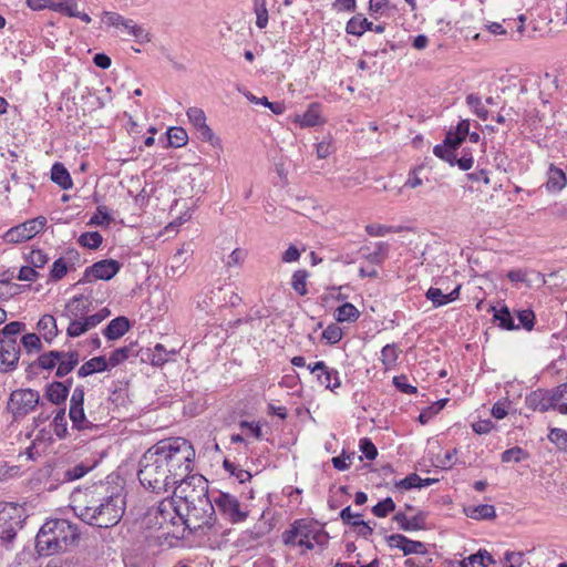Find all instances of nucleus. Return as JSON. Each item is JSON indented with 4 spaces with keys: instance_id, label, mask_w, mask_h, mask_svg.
I'll list each match as a JSON object with an SVG mask.
<instances>
[{
    "instance_id": "obj_1",
    "label": "nucleus",
    "mask_w": 567,
    "mask_h": 567,
    "mask_svg": "<svg viewBox=\"0 0 567 567\" xmlns=\"http://www.w3.org/2000/svg\"><path fill=\"white\" fill-rule=\"evenodd\" d=\"M195 455L194 446L184 437L161 440L142 455L138 481L153 493H168L193 472Z\"/></svg>"
},
{
    "instance_id": "obj_2",
    "label": "nucleus",
    "mask_w": 567,
    "mask_h": 567,
    "mask_svg": "<svg viewBox=\"0 0 567 567\" xmlns=\"http://www.w3.org/2000/svg\"><path fill=\"white\" fill-rule=\"evenodd\" d=\"M72 508L87 525L99 528L115 526L125 511V497L117 488L97 484L72 493Z\"/></svg>"
},
{
    "instance_id": "obj_3",
    "label": "nucleus",
    "mask_w": 567,
    "mask_h": 567,
    "mask_svg": "<svg viewBox=\"0 0 567 567\" xmlns=\"http://www.w3.org/2000/svg\"><path fill=\"white\" fill-rule=\"evenodd\" d=\"M79 539L75 524L68 519H48L35 537V548L39 555L50 556L68 550Z\"/></svg>"
},
{
    "instance_id": "obj_4",
    "label": "nucleus",
    "mask_w": 567,
    "mask_h": 567,
    "mask_svg": "<svg viewBox=\"0 0 567 567\" xmlns=\"http://www.w3.org/2000/svg\"><path fill=\"white\" fill-rule=\"evenodd\" d=\"M183 506L173 496L162 499L155 508L146 514L148 527L165 530V535L178 537L182 534Z\"/></svg>"
},
{
    "instance_id": "obj_5",
    "label": "nucleus",
    "mask_w": 567,
    "mask_h": 567,
    "mask_svg": "<svg viewBox=\"0 0 567 567\" xmlns=\"http://www.w3.org/2000/svg\"><path fill=\"white\" fill-rule=\"evenodd\" d=\"M192 499L193 502L183 505L182 534L184 533L185 528H188L192 532H196L204 527H212L216 520V512L214 508L213 498L209 496L199 498V496L195 495V498L193 497Z\"/></svg>"
},
{
    "instance_id": "obj_6",
    "label": "nucleus",
    "mask_w": 567,
    "mask_h": 567,
    "mask_svg": "<svg viewBox=\"0 0 567 567\" xmlns=\"http://www.w3.org/2000/svg\"><path fill=\"white\" fill-rule=\"evenodd\" d=\"M25 509L17 503H0V539L12 543L22 528L25 519Z\"/></svg>"
},
{
    "instance_id": "obj_7",
    "label": "nucleus",
    "mask_w": 567,
    "mask_h": 567,
    "mask_svg": "<svg viewBox=\"0 0 567 567\" xmlns=\"http://www.w3.org/2000/svg\"><path fill=\"white\" fill-rule=\"evenodd\" d=\"M172 496L182 506L193 502V497L199 496L205 498L208 495V482L207 480L197 473H189L185 478L178 481L177 484L172 488Z\"/></svg>"
},
{
    "instance_id": "obj_8",
    "label": "nucleus",
    "mask_w": 567,
    "mask_h": 567,
    "mask_svg": "<svg viewBox=\"0 0 567 567\" xmlns=\"http://www.w3.org/2000/svg\"><path fill=\"white\" fill-rule=\"evenodd\" d=\"M214 508L229 523L245 522L249 515L248 507L229 493L218 492L213 496Z\"/></svg>"
},
{
    "instance_id": "obj_9",
    "label": "nucleus",
    "mask_w": 567,
    "mask_h": 567,
    "mask_svg": "<svg viewBox=\"0 0 567 567\" xmlns=\"http://www.w3.org/2000/svg\"><path fill=\"white\" fill-rule=\"evenodd\" d=\"M40 402V394L32 389L14 390L9 398L8 409L13 417L20 419L28 415Z\"/></svg>"
},
{
    "instance_id": "obj_10",
    "label": "nucleus",
    "mask_w": 567,
    "mask_h": 567,
    "mask_svg": "<svg viewBox=\"0 0 567 567\" xmlns=\"http://www.w3.org/2000/svg\"><path fill=\"white\" fill-rule=\"evenodd\" d=\"M47 225V218L43 216L27 220L18 226L10 228L3 236L7 243H22L33 238L42 231Z\"/></svg>"
},
{
    "instance_id": "obj_11",
    "label": "nucleus",
    "mask_w": 567,
    "mask_h": 567,
    "mask_svg": "<svg viewBox=\"0 0 567 567\" xmlns=\"http://www.w3.org/2000/svg\"><path fill=\"white\" fill-rule=\"evenodd\" d=\"M84 388L76 386L70 399L69 416L73 423V427L76 430L93 429L95 425L93 422L85 417L84 413Z\"/></svg>"
},
{
    "instance_id": "obj_12",
    "label": "nucleus",
    "mask_w": 567,
    "mask_h": 567,
    "mask_svg": "<svg viewBox=\"0 0 567 567\" xmlns=\"http://www.w3.org/2000/svg\"><path fill=\"white\" fill-rule=\"evenodd\" d=\"M121 267L122 265L114 259L96 261L85 269L83 278L78 284L91 281V278L95 280H110L120 271Z\"/></svg>"
},
{
    "instance_id": "obj_13",
    "label": "nucleus",
    "mask_w": 567,
    "mask_h": 567,
    "mask_svg": "<svg viewBox=\"0 0 567 567\" xmlns=\"http://www.w3.org/2000/svg\"><path fill=\"white\" fill-rule=\"evenodd\" d=\"M20 346L17 338L0 339V372H10L18 365Z\"/></svg>"
},
{
    "instance_id": "obj_14",
    "label": "nucleus",
    "mask_w": 567,
    "mask_h": 567,
    "mask_svg": "<svg viewBox=\"0 0 567 567\" xmlns=\"http://www.w3.org/2000/svg\"><path fill=\"white\" fill-rule=\"evenodd\" d=\"M307 367L311 373L317 375V380L326 389L334 391L340 388L339 372L336 369L329 368L323 361H318Z\"/></svg>"
},
{
    "instance_id": "obj_15",
    "label": "nucleus",
    "mask_w": 567,
    "mask_h": 567,
    "mask_svg": "<svg viewBox=\"0 0 567 567\" xmlns=\"http://www.w3.org/2000/svg\"><path fill=\"white\" fill-rule=\"evenodd\" d=\"M386 543L390 547L401 549L405 556L411 554L425 555L427 553L424 543L409 539L406 536L402 534H392L388 536Z\"/></svg>"
},
{
    "instance_id": "obj_16",
    "label": "nucleus",
    "mask_w": 567,
    "mask_h": 567,
    "mask_svg": "<svg viewBox=\"0 0 567 567\" xmlns=\"http://www.w3.org/2000/svg\"><path fill=\"white\" fill-rule=\"evenodd\" d=\"M91 305L92 302L89 297L83 295L74 296L66 302L61 316L66 318L69 322H73L89 313Z\"/></svg>"
},
{
    "instance_id": "obj_17",
    "label": "nucleus",
    "mask_w": 567,
    "mask_h": 567,
    "mask_svg": "<svg viewBox=\"0 0 567 567\" xmlns=\"http://www.w3.org/2000/svg\"><path fill=\"white\" fill-rule=\"evenodd\" d=\"M187 117L194 127L198 131L200 138L206 142H213L215 135L210 127L206 124L205 112L199 107H189Z\"/></svg>"
},
{
    "instance_id": "obj_18",
    "label": "nucleus",
    "mask_w": 567,
    "mask_h": 567,
    "mask_svg": "<svg viewBox=\"0 0 567 567\" xmlns=\"http://www.w3.org/2000/svg\"><path fill=\"white\" fill-rule=\"evenodd\" d=\"M526 406L533 411L546 412L554 409L548 390L537 389L526 396Z\"/></svg>"
},
{
    "instance_id": "obj_19",
    "label": "nucleus",
    "mask_w": 567,
    "mask_h": 567,
    "mask_svg": "<svg viewBox=\"0 0 567 567\" xmlns=\"http://www.w3.org/2000/svg\"><path fill=\"white\" fill-rule=\"evenodd\" d=\"M426 514L419 512L416 515L409 518L404 513H396L393 520L396 522L402 530H423L425 529Z\"/></svg>"
},
{
    "instance_id": "obj_20",
    "label": "nucleus",
    "mask_w": 567,
    "mask_h": 567,
    "mask_svg": "<svg viewBox=\"0 0 567 567\" xmlns=\"http://www.w3.org/2000/svg\"><path fill=\"white\" fill-rule=\"evenodd\" d=\"M388 252L389 245L386 243H377L373 250L368 245H364L359 249L360 257L374 265L382 264L386 259Z\"/></svg>"
},
{
    "instance_id": "obj_21",
    "label": "nucleus",
    "mask_w": 567,
    "mask_h": 567,
    "mask_svg": "<svg viewBox=\"0 0 567 567\" xmlns=\"http://www.w3.org/2000/svg\"><path fill=\"white\" fill-rule=\"evenodd\" d=\"M567 185V177L564 171L550 164L547 171L546 189L550 193H558Z\"/></svg>"
},
{
    "instance_id": "obj_22",
    "label": "nucleus",
    "mask_w": 567,
    "mask_h": 567,
    "mask_svg": "<svg viewBox=\"0 0 567 567\" xmlns=\"http://www.w3.org/2000/svg\"><path fill=\"white\" fill-rule=\"evenodd\" d=\"M79 361L80 355L78 351H62V355L56 364L55 377L63 378L69 374L79 364Z\"/></svg>"
},
{
    "instance_id": "obj_23",
    "label": "nucleus",
    "mask_w": 567,
    "mask_h": 567,
    "mask_svg": "<svg viewBox=\"0 0 567 567\" xmlns=\"http://www.w3.org/2000/svg\"><path fill=\"white\" fill-rule=\"evenodd\" d=\"M130 329V322L126 317H117L109 322L103 330V334L109 340H117Z\"/></svg>"
},
{
    "instance_id": "obj_24",
    "label": "nucleus",
    "mask_w": 567,
    "mask_h": 567,
    "mask_svg": "<svg viewBox=\"0 0 567 567\" xmlns=\"http://www.w3.org/2000/svg\"><path fill=\"white\" fill-rule=\"evenodd\" d=\"M461 287L457 286L450 293H443V291L439 288L431 287L426 291V298L432 301L434 307H441L447 305L460 297Z\"/></svg>"
},
{
    "instance_id": "obj_25",
    "label": "nucleus",
    "mask_w": 567,
    "mask_h": 567,
    "mask_svg": "<svg viewBox=\"0 0 567 567\" xmlns=\"http://www.w3.org/2000/svg\"><path fill=\"white\" fill-rule=\"evenodd\" d=\"M109 364L106 362V358L103 355L94 357L89 361L84 362L80 369L78 370V375L80 378H85L91 374L103 372L109 370Z\"/></svg>"
},
{
    "instance_id": "obj_26",
    "label": "nucleus",
    "mask_w": 567,
    "mask_h": 567,
    "mask_svg": "<svg viewBox=\"0 0 567 567\" xmlns=\"http://www.w3.org/2000/svg\"><path fill=\"white\" fill-rule=\"evenodd\" d=\"M470 133V121L462 120L455 131H449L445 136V144L450 147H458Z\"/></svg>"
},
{
    "instance_id": "obj_27",
    "label": "nucleus",
    "mask_w": 567,
    "mask_h": 567,
    "mask_svg": "<svg viewBox=\"0 0 567 567\" xmlns=\"http://www.w3.org/2000/svg\"><path fill=\"white\" fill-rule=\"evenodd\" d=\"M69 395V385L60 381H54L47 386L45 398L53 404L63 403Z\"/></svg>"
},
{
    "instance_id": "obj_28",
    "label": "nucleus",
    "mask_w": 567,
    "mask_h": 567,
    "mask_svg": "<svg viewBox=\"0 0 567 567\" xmlns=\"http://www.w3.org/2000/svg\"><path fill=\"white\" fill-rule=\"evenodd\" d=\"M37 328L42 332L43 339L49 343H51L59 333L56 320L52 315L42 316L38 321Z\"/></svg>"
},
{
    "instance_id": "obj_29",
    "label": "nucleus",
    "mask_w": 567,
    "mask_h": 567,
    "mask_svg": "<svg viewBox=\"0 0 567 567\" xmlns=\"http://www.w3.org/2000/svg\"><path fill=\"white\" fill-rule=\"evenodd\" d=\"M61 355L62 351L56 350L42 353L34 362L29 364L28 369L32 370L34 368H39L42 370H52L56 367Z\"/></svg>"
},
{
    "instance_id": "obj_30",
    "label": "nucleus",
    "mask_w": 567,
    "mask_h": 567,
    "mask_svg": "<svg viewBox=\"0 0 567 567\" xmlns=\"http://www.w3.org/2000/svg\"><path fill=\"white\" fill-rule=\"evenodd\" d=\"M296 122L300 127H313L321 123L320 106L316 103L310 104L302 115H297Z\"/></svg>"
},
{
    "instance_id": "obj_31",
    "label": "nucleus",
    "mask_w": 567,
    "mask_h": 567,
    "mask_svg": "<svg viewBox=\"0 0 567 567\" xmlns=\"http://www.w3.org/2000/svg\"><path fill=\"white\" fill-rule=\"evenodd\" d=\"M464 513L472 519H493L496 517V511L493 505L481 504L477 506H468L464 508Z\"/></svg>"
},
{
    "instance_id": "obj_32",
    "label": "nucleus",
    "mask_w": 567,
    "mask_h": 567,
    "mask_svg": "<svg viewBox=\"0 0 567 567\" xmlns=\"http://www.w3.org/2000/svg\"><path fill=\"white\" fill-rule=\"evenodd\" d=\"M367 30H372V22L362 14L353 16L347 23L346 31L349 34L361 37Z\"/></svg>"
},
{
    "instance_id": "obj_33",
    "label": "nucleus",
    "mask_w": 567,
    "mask_h": 567,
    "mask_svg": "<svg viewBox=\"0 0 567 567\" xmlns=\"http://www.w3.org/2000/svg\"><path fill=\"white\" fill-rule=\"evenodd\" d=\"M51 179L63 189L72 187L70 173L61 163H55L51 168Z\"/></svg>"
},
{
    "instance_id": "obj_34",
    "label": "nucleus",
    "mask_w": 567,
    "mask_h": 567,
    "mask_svg": "<svg viewBox=\"0 0 567 567\" xmlns=\"http://www.w3.org/2000/svg\"><path fill=\"white\" fill-rule=\"evenodd\" d=\"M137 354L138 353L134 350L133 344H131V346L122 347V348L114 350L111 353L110 358L106 359V362L109 364V368L112 369V368H115L116 365H118L120 363L124 362L125 360H127L131 357H137Z\"/></svg>"
},
{
    "instance_id": "obj_35",
    "label": "nucleus",
    "mask_w": 567,
    "mask_h": 567,
    "mask_svg": "<svg viewBox=\"0 0 567 567\" xmlns=\"http://www.w3.org/2000/svg\"><path fill=\"white\" fill-rule=\"evenodd\" d=\"M494 563L492 555L487 550H478L462 561V567H486Z\"/></svg>"
},
{
    "instance_id": "obj_36",
    "label": "nucleus",
    "mask_w": 567,
    "mask_h": 567,
    "mask_svg": "<svg viewBox=\"0 0 567 567\" xmlns=\"http://www.w3.org/2000/svg\"><path fill=\"white\" fill-rule=\"evenodd\" d=\"M401 350L395 343L386 344L381 350V362L385 370H390L396 365V361Z\"/></svg>"
},
{
    "instance_id": "obj_37",
    "label": "nucleus",
    "mask_w": 567,
    "mask_h": 567,
    "mask_svg": "<svg viewBox=\"0 0 567 567\" xmlns=\"http://www.w3.org/2000/svg\"><path fill=\"white\" fill-rule=\"evenodd\" d=\"M492 310L494 311V320L498 321V326L501 328L506 330L519 329V326L515 324L514 318L506 306L498 310L493 307Z\"/></svg>"
},
{
    "instance_id": "obj_38",
    "label": "nucleus",
    "mask_w": 567,
    "mask_h": 567,
    "mask_svg": "<svg viewBox=\"0 0 567 567\" xmlns=\"http://www.w3.org/2000/svg\"><path fill=\"white\" fill-rule=\"evenodd\" d=\"M95 464H89L85 462H81L70 468H68L63 474V481L72 482L83 477L90 471L94 468Z\"/></svg>"
},
{
    "instance_id": "obj_39",
    "label": "nucleus",
    "mask_w": 567,
    "mask_h": 567,
    "mask_svg": "<svg viewBox=\"0 0 567 567\" xmlns=\"http://www.w3.org/2000/svg\"><path fill=\"white\" fill-rule=\"evenodd\" d=\"M360 316L359 310L349 302H346L337 308L336 318L339 322H352L355 321Z\"/></svg>"
},
{
    "instance_id": "obj_40",
    "label": "nucleus",
    "mask_w": 567,
    "mask_h": 567,
    "mask_svg": "<svg viewBox=\"0 0 567 567\" xmlns=\"http://www.w3.org/2000/svg\"><path fill=\"white\" fill-rule=\"evenodd\" d=\"M466 104L474 112V114L482 121H486L488 118V111L485 109L481 97L477 94H468L466 96Z\"/></svg>"
},
{
    "instance_id": "obj_41",
    "label": "nucleus",
    "mask_w": 567,
    "mask_h": 567,
    "mask_svg": "<svg viewBox=\"0 0 567 567\" xmlns=\"http://www.w3.org/2000/svg\"><path fill=\"white\" fill-rule=\"evenodd\" d=\"M171 354H175V350L167 351L163 344L157 343L150 354V361L153 365L161 367L169 360Z\"/></svg>"
},
{
    "instance_id": "obj_42",
    "label": "nucleus",
    "mask_w": 567,
    "mask_h": 567,
    "mask_svg": "<svg viewBox=\"0 0 567 567\" xmlns=\"http://www.w3.org/2000/svg\"><path fill=\"white\" fill-rule=\"evenodd\" d=\"M168 144L173 147H182L188 141L187 132L183 127H171L167 131Z\"/></svg>"
},
{
    "instance_id": "obj_43",
    "label": "nucleus",
    "mask_w": 567,
    "mask_h": 567,
    "mask_svg": "<svg viewBox=\"0 0 567 567\" xmlns=\"http://www.w3.org/2000/svg\"><path fill=\"white\" fill-rule=\"evenodd\" d=\"M103 241V237L99 231H87L83 233L79 239L78 243L89 249H96L101 246Z\"/></svg>"
},
{
    "instance_id": "obj_44",
    "label": "nucleus",
    "mask_w": 567,
    "mask_h": 567,
    "mask_svg": "<svg viewBox=\"0 0 567 567\" xmlns=\"http://www.w3.org/2000/svg\"><path fill=\"white\" fill-rule=\"evenodd\" d=\"M308 272L306 270H297L291 277V287L300 296H305L307 290Z\"/></svg>"
},
{
    "instance_id": "obj_45",
    "label": "nucleus",
    "mask_w": 567,
    "mask_h": 567,
    "mask_svg": "<svg viewBox=\"0 0 567 567\" xmlns=\"http://www.w3.org/2000/svg\"><path fill=\"white\" fill-rule=\"evenodd\" d=\"M501 458L504 463H519L520 461L528 458V453L519 446H514L512 449L505 450L502 453Z\"/></svg>"
},
{
    "instance_id": "obj_46",
    "label": "nucleus",
    "mask_w": 567,
    "mask_h": 567,
    "mask_svg": "<svg viewBox=\"0 0 567 567\" xmlns=\"http://www.w3.org/2000/svg\"><path fill=\"white\" fill-rule=\"evenodd\" d=\"M53 11L63 13L68 17L75 18L79 16V9L78 3L75 0H65L63 2H54V6L52 7Z\"/></svg>"
},
{
    "instance_id": "obj_47",
    "label": "nucleus",
    "mask_w": 567,
    "mask_h": 567,
    "mask_svg": "<svg viewBox=\"0 0 567 567\" xmlns=\"http://www.w3.org/2000/svg\"><path fill=\"white\" fill-rule=\"evenodd\" d=\"M547 437L559 450H567V431L559 427H551Z\"/></svg>"
},
{
    "instance_id": "obj_48",
    "label": "nucleus",
    "mask_w": 567,
    "mask_h": 567,
    "mask_svg": "<svg viewBox=\"0 0 567 567\" xmlns=\"http://www.w3.org/2000/svg\"><path fill=\"white\" fill-rule=\"evenodd\" d=\"M21 343L28 353L40 352L42 350V342L38 334L27 333L22 337Z\"/></svg>"
},
{
    "instance_id": "obj_49",
    "label": "nucleus",
    "mask_w": 567,
    "mask_h": 567,
    "mask_svg": "<svg viewBox=\"0 0 567 567\" xmlns=\"http://www.w3.org/2000/svg\"><path fill=\"white\" fill-rule=\"evenodd\" d=\"M224 468L229 472L233 476H235L240 483H245L251 478V474L240 468L235 463L230 462L229 460H225L223 463Z\"/></svg>"
},
{
    "instance_id": "obj_50",
    "label": "nucleus",
    "mask_w": 567,
    "mask_h": 567,
    "mask_svg": "<svg viewBox=\"0 0 567 567\" xmlns=\"http://www.w3.org/2000/svg\"><path fill=\"white\" fill-rule=\"evenodd\" d=\"M53 431L55 435L60 439L65 437L68 433V423L65 420V410L61 409L56 412L53 419Z\"/></svg>"
},
{
    "instance_id": "obj_51",
    "label": "nucleus",
    "mask_w": 567,
    "mask_h": 567,
    "mask_svg": "<svg viewBox=\"0 0 567 567\" xmlns=\"http://www.w3.org/2000/svg\"><path fill=\"white\" fill-rule=\"evenodd\" d=\"M90 330L84 316L73 322H69L66 334L70 338H76Z\"/></svg>"
},
{
    "instance_id": "obj_52",
    "label": "nucleus",
    "mask_w": 567,
    "mask_h": 567,
    "mask_svg": "<svg viewBox=\"0 0 567 567\" xmlns=\"http://www.w3.org/2000/svg\"><path fill=\"white\" fill-rule=\"evenodd\" d=\"M394 509H395L394 501L391 497H386L372 507V513L377 517H385L390 513L394 512Z\"/></svg>"
},
{
    "instance_id": "obj_53",
    "label": "nucleus",
    "mask_w": 567,
    "mask_h": 567,
    "mask_svg": "<svg viewBox=\"0 0 567 567\" xmlns=\"http://www.w3.org/2000/svg\"><path fill=\"white\" fill-rule=\"evenodd\" d=\"M457 147H450L445 143L443 145H436L433 148V153L435 156L442 158L443 161L450 163L451 165L455 164V150Z\"/></svg>"
},
{
    "instance_id": "obj_54",
    "label": "nucleus",
    "mask_w": 567,
    "mask_h": 567,
    "mask_svg": "<svg viewBox=\"0 0 567 567\" xmlns=\"http://www.w3.org/2000/svg\"><path fill=\"white\" fill-rule=\"evenodd\" d=\"M256 25L264 29L268 23L266 0H255Z\"/></svg>"
},
{
    "instance_id": "obj_55",
    "label": "nucleus",
    "mask_w": 567,
    "mask_h": 567,
    "mask_svg": "<svg viewBox=\"0 0 567 567\" xmlns=\"http://www.w3.org/2000/svg\"><path fill=\"white\" fill-rule=\"evenodd\" d=\"M517 319L519 327H523L527 331H530L534 328L535 324V313L530 309H524L517 311Z\"/></svg>"
},
{
    "instance_id": "obj_56",
    "label": "nucleus",
    "mask_w": 567,
    "mask_h": 567,
    "mask_svg": "<svg viewBox=\"0 0 567 567\" xmlns=\"http://www.w3.org/2000/svg\"><path fill=\"white\" fill-rule=\"evenodd\" d=\"M68 272V265L64 258H58L50 270V278L54 281L61 280Z\"/></svg>"
},
{
    "instance_id": "obj_57",
    "label": "nucleus",
    "mask_w": 567,
    "mask_h": 567,
    "mask_svg": "<svg viewBox=\"0 0 567 567\" xmlns=\"http://www.w3.org/2000/svg\"><path fill=\"white\" fill-rule=\"evenodd\" d=\"M111 221V216L107 213L105 206H99L96 213L90 218L89 225L92 226H104L109 225Z\"/></svg>"
},
{
    "instance_id": "obj_58",
    "label": "nucleus",
    "mask_w": 567,
    "mask_h": 567,
    "mask_svg": "<svg viewBox=\"0 0 567 567\" xmlns=\"http://www.w3.org/2000/svg\"><path fill=\"white\" fill-rule=\"evenodd\" d=\"M393 384L399 391L405 394H415L417 392L416 386L410 384L408 381V377L404 374L394 377Z\"/></svg>"
},
{
    "instance_id": "obj_59",
    "label": "nucleus",
    "mask_w": 567,
    "mask_h": 567,
    "mask_svg": "<svg viewBox=\"0 0 567 567\" xmlns=\"http://www.w3.org/2000/svg\"><path fill=\"white\" fill-rule=\"evenodd\" d=\"M342 330L337 324L328 326L323 332L322 338L327 340L330 344L338 343L342 338Z\"/></svg>"
},
{
    "instance_id": "obj_60",
    "label": "nucleus",
    "mask_w": 567,
    "mask_h": 567,
    "mask_svg": "<svg viewBox=\"0 0 567 567\" xmlns=\"http://www.w3.org/2000/svg\"><path fill=\"white\" fill-rule=\"evenodd\" d=\"M28 261L33 268H42L49 258L41 249H33L28 256Z\"/></svg>"
},
{
    "instance_id": "obj_61",
    "label": "nucleus",
    "mask_w": 567,
    "mask_h": 567,
    "mask_svg": "<svg viewBox=\"0 0 567 567\" xmlns=\"http://www.w3.org/2000/svg\"><path fill=\"white\" fill-rule=\"evenodd\" d=\"M111 315L110 310L106 308L101 309L100 311L93 313V315H85L84 318L86 320V323L91 329L99 326L103 320H105Z\"/></svg>"
},
{
    "instance_id": "obj_62",
    "label": "nucleus",
    "mask_w": 567,
    "mask_h": 567,
    "mask_svg": "<svg viewBox=\"0 0 567 567\" xmlns=\"http://www.w3.org/2000/svg\"><path fill=\"white\" fill-rule=\"evenodd\" d=\"M25 328V324L23 322H20V321H12L8 324H6L1 330H0V336H4V337H8V339L10 338H16V336L18 333H20L21 331H23Z\"/></svg>"
},
{
    "instance_id": "obj_63",
    "label": "nucleus",
    "mask_w": 567,
    "mask_h": 567,
    "mask_svg": "<svg viewBox=\"0 0 567 567\" xmlns=\"http://www.w3.org/2000/svg\"><path fill=\"white\" fill-rule=\"evenodd\" d=\"M548 393L549 400L551 401V404L555 409L557 403H559L563 399L567 400V383H561L553 390H548Z\"/></svg>"
},
{
    "instance_id": "obj_64",
    "label": "nucleus",
    "mask_w": 567,
    "mask_h": 567,
    "mask_svg": "<svg viewBox=\"0 0 567 567\" xmlns=\"http://www.w3.org/2000/svg\"><path fill=\"white\" fill-rule=\"evenodd\" d=\"M504 559H505V567H520L524 561V553L506 551Z\"/></svg>"
}]
</instances>
